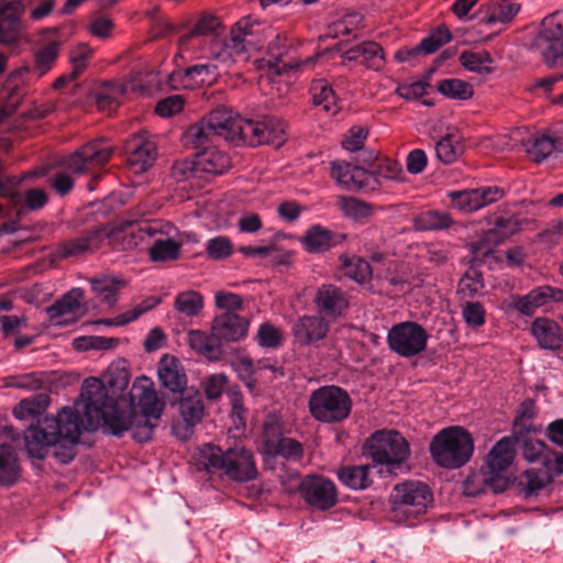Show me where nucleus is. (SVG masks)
<instances>
[{"label": "nucleus", "instance_id": "obj_1", "mask_svg": "<svg viewBox=\"0 0 563 563\" xmlns=\"http://www.w3.org/2000/svg\"><path fill=\"white\" fill-rule=\"evenodd\" d=\"M129 383L130 374L123 367L109 368L108 386L95 377L86 379L80 402L64 407L55 417L38 419L24 431L27 454L44 460L49 444L57 438L79 441L84 431L98 428L115 437L132 431L135 441H150L165 409V401L158 398L152 380L145 376L134 382L128 400L122 393Z\"/></svg>", "mask_w": 563, "mask_h": 563}, {"label": "nucleus", "instance_id": "obj_2", "mask_svg": "<svg viewBox=\"0 0 563 563\" xmlns=\"http://www.w3.org/2000/svg\"><path fill=\"white\" fill-rule=\"evenodd\" d=\"M197 466L210 474L221 472L228 478L238 483L250 482L257 476L252 451L240 444L225 450L212 443L201 445L198 452Z\"/></svg>", "mask_w": 563, "mask_h": 563}, {"label": "nucleus", "instance_id": "obj_3", "mask_svg": "<svg viewBox=\"0 0 563 563\" xmlns=\"http://www.w3.org/2000/svg\"><path fill=\"white\" fill-rule=\"evenodd\" d=\"M433 462L448 470L464 466L474 453L472 434L463 427L453 426L440 430L430 441Z\"/></svg>", "mask_w": 563, "mask_h": 563}, {"label": "nucleus", "instance_id": "obj_4", "mask_svg": "<svg viewBox=\"0 0 563 563\" xmlns=\"http://www.w3.org/2000/svg\"><path fill=\"white\" fill-rule=\"evenodd\" d=\"M433 501L430 487L420 481L397 484L389 496L390 516L398 523L412 526Z\"/></svg>", "mask_w": 563, "mask_h": 563}, {"label": "nucleus", "instance_id": "obj_5", "mask_svg": "<svg viewBox=\"0 0 563 563\" xmlns=\"http://www.w3.org/2000/svg\"><path fill=\"white\" fill-rule=\"evenodd\" d=\"M234 118L224 109H214L200 121L188 126L183 134L187 147L206 151L213 147L219 139L235 142Z\"/></svg>", "mask_w": 563, "mask_h": 563}, {"label": "nucleus", "instance_id": "obj_6", "mask_svg": "<svg viewBox=\"0 0 563 563\" xmlns=\"http://www.w3.org/2000/svg\"><path fill=\"white\" fill-rule=\"evenodd\" d=\"M308 408L311 417L322 423H340L352 411V399L340 386L325 385L310 394Z\"/></svg>", "mask_w": 563, "mask_h": 563}, {"label": "nucleus", "instance_id": "obj_7", "mask_svg": "<svg viewBox=\"0 0 563 563\" xmlns=\"http://www.w3.org/2000/svg\"><path fill=\"white\" fill-rule=\"evenodd\" d=\"M367 454L375 464L386 466L389 474H397L410 455L407 440L397 431H376L366 442Z\"/></svg>", "mask_w": 563, "mask_h": 563}, {"label": "nucleus", "instance_id": "obj_8", "mask_svg": "<svg viewBox=\"0 0 563 563\" xmlns=\"http://www.w3.org/2000/svg\"><path fill=\"white\" fill-rule=\"evenodd\" d=\"M235 142L250 146L269 144L280 146L285 142L286 123L277 117H264L262 120L234 119Z\"/></svg>", "mask_w": 563, "mask_h": 563}, {"label": "nucleus", "instance_id": "obj_9", "mask_svg": "<svg viewBox=\"0 0 563 563\" xmlns=\"http://www.w3.org/2000/svg\"><path fill=\"white\" fill-rule=\"evenodd\" d=\"M532 48L550 67L563 66V10L542 20Z\"/></svg>", "mask_w": 563, "mask_h": 563}, {"label": "nucleus", "instance_id": "obj_10", "mask_svg": "<svg viewBox=\"0 0 563 563\" xmlns=\"http://www.w3.org/2000/svg\"><path fill=\"white\" fill-rule=\"evenodd\" d=\"M429 334L418 322L402 321L394 324L387 333V345L400 357H413L427 349Z\"/></svg>", "mask_w": 563, "mask_h": 563}, {"label": "nucleus", "instance_id": "obj_11", "mask_svg": "<svg viewBox=\"0 0 563 563\" xmlns=\"http://www.w3.org/2000/svg\"><path fill=\"white\" fill-rule=\"evenodd\" d=\"M493 227L483 232L479 240L472 244V252L475 256L486 257L494 249L504 243L521 230V221L517 216L496 217Z\"/></svg>", "mask_w": 563, "mask_h": 563}, {"label": "nucleus", "instance_id": "obj_12", "mask_svg": "<svg viewBox=\"0 0 563 563\" xmlns=\"http://www.w3.org/2000/svg\"><path fill=\"white\" fill-rule=\"evenodd\" d=\"M112 147L104 141L95 140L69 155L64 164L76 174H85L107 164L112 156Z\"/></svg>", "mask_w": 563, "mask_h": 563}, {"label": "nucleus", "instance_id": "obj_13", "mask_svg": "<svg viewBox=\"0 0 563 563\" xmlns=\"http://www.w3.org/2000/svg\"><path fill=\"white\" fill-rule=\"evenodd\" d=\"M312 301L317 312L329 321H335L346 316L350 309L347 291L330 283L322 284L317 288Z\"/></svg>", "mask_w": 563, "mask_h": 563}, {"label": "nucleus", "instance_id": "obj_14", "mask_svg": "<svg viewBox=\"0 0 563 563\" xmlns=\"http://www.w3.org/2000/svg\"><path fill=\"white\" fill-rule=\"evenodd\" d=\"M299 492L303 500L320 510L332 508L338 503L335 484L321 475H308L301 479Z\"/></svg>", "mask_w": 563, "mask_h": 563}, {"label": "nucleus", "instance_id": "obj_15", "mask_svg": "<svg viewBox=\"0 0 563 563\" xmlns=\"http://www.w3.org/2000/svg\"><path fill=\"white\" fill-rule=\"evenodd\" d=\"M505 189L499 186H486L475 189L452 190L448 192L451 205L463 211L474 212L503 199Z\"/></svg>", "mask_w": 563, "mask_h": 563}, {"label": "nucleus", "instance_id": "obj_16", "mask_svg": "<svg viewBox=\"0 0 563 563\" xmlns=\"http://www.w3.org/2000/svg\"><path fill=\"white\" fill-rule=\"evenodd\" d=\"M217 66L212 64H196L187 68L172 71L167 85L173 90H195L211 86L217 81Z\"/></svg>", "mask_w": 563, "mask_h": 563}, {"label": "nucleus", "instance_id": "obj_17", "mask_svg": "<svg viewBox=\"0 0 563 563\" xmlns=\"http://www.w3.org/2000/svg\"><path fill=\"white\" fill-rule=\"evenodd\" d=\"M262 24L253 21L251 16L242 18L231 29L225 46L234 56H240L251 49H260L262 47Z\"/></svg>", "mask_w": 563, "mask_h": 563}, {"label": "nucleus", "instance_id": "obj_18", "mask_svg": "<svg viewBox=\"0 0 563 563\" xmlns=\"http://www.w3.org/2000/svg\"><path fill=\"white\" fill-rule=\"evenodd\" d=\"M47 195L43 189L32 188L24 194L4 192L0 201V214L2 217H15L23 220L29 211L42 209L47 203Z\"/></svg>", "mask_w": 563, "mask_h": 563}, {"label": "nucleus", "instance_id": "obj_19", "mask_svg": "<svg viewBox=\"0 0 563 563\" xmlns=\"http://www.w3.org/2000/svg\"><path fill=\"white\" fill-rule=\"evenodd\" d=\"M330 331V321L317 314H303L291 327V334L297 344L301 346L314 345L327 338Z\"/></svg>", "mask_w": 563, "mask_h": 563}, {"label": "nucleus", "instance_id": "obj_20", "mask_svg": "<svg viewBox=\"0 0 563 563\" xmlns=\"http://www.w3.org/2000/svg\"><path fill=\"white\" fill-rule=\"evenodd\" d=\"M267 54L268 58L263 59V62L267 66L268 71L274 75L303 69L314 64L318 58V56H310L305 59H285L287 56V46L285 41H282L279 36H276L275 40L268 44Z\"/></svg>", "mask_w": 563, "mask_h": 563}, {"label": "nucleus", "instance_id": "obj_21", "mask_svg": "<svg viewBox=\"0 0 563 563\" xmlns=\"http://www.w3.org/2000/svg\"><path fill=\"white\" fill-rule=\"evenodd\" d=\"M512 307L525 316H532L538 308L550 302H563V289L542 285L531 289L525 296H512Z\"/></svg>", "mask_w": 563, "mask_h": 563}, {"label": "nucleus", "instance_id": "obj_22", "mask_svg": "<svg viewBox=\"0 0 563 563\" xmlns=\"http://www.w3.org/2000/svg\"><path fill=\"white\" fill-rule=\"evenodd\" d=\"M104 234L106 233L98 230L97 227L80 236L66 240L56 246L55 256L59 260H64L95 253L102 246V236Z\"/></svg>", "mask_w": 563, "mask_h": 563}, {"label": "nucleus", "instance_id": "obj_23", "mask_svg": "<svg viewBox=\"0 0 563 563\" xmlns=\"http://www.w3.org/2000/svg\"><path fill=\"white\" fill-rule=\"evenodd\" d=\"M157 373L161 384L169 390L173 398H177L188 390L187 376L177 357L164 354L158 362Z\"/></svg>", "mask_w": 563, "mask_h": 563}, {"label": "nucleus", "instance_id": "obj_24", "mask_svg": "<svg viewBox=\"0 0 563 563\" xmlns=\"http://www.w3.org/2000/svg\"><path fill=\"white\" fill-rule=\"evenodd\" d=\"M249 327L250 321L245 317L224 311L213 319L211 332L220 341L238 342L246 336Z\"/></svg>", "mask_w": 563, "mask_h": 563}, {"label": "nucleus", "instance_id": "obj_25", "mask_svg": "<svg viewBox=\"0 0 563 563\" xmlns=\"http://www.w3.org/2000/svg\"><path fill=\"white\" fill-rule=\"evenodd\" d=\"M346 240V234L332 231L321 224L311 225L300 238L303 249L310 254L324 253Z\"/></svg>", "mask_w": 563, "mask_h": 563}, {"label": "nucleus", "instance_id": "obj_26", "mask_svg": "<svg viewBox=\"0 0 563 563\" xmlns=\"http://www.w3.org/2000/svg\"><path fill=\"white\" fill-rule=\"evenodd\" d=\"M331 177L338 185L347 190H374L371 184V175L365 168L353 166L346 162H333L331 164Z\"/></svg>", "mask_w": 563, "mask_h": 563}, {"label": "nucleus", "instance_id": "obj_27", "mask_svg": "<svg viewBox=\"0 0 563 563\" xmlns=\"http://www.w3.org/2000/svg\"><path fill=\"white\" fill-rule=\"evenodd\" d=\"M515 456L512 441L508 437L501 438L496 444L490 449L487 456L485 457L484 464L482 467L489 475H497L499 477H504L509 482L508 476L506 475L508 467L512 463Z\"/></svg>", "mask_w": 563, "mask_h": 563}, {"label": "nucleus", "instance_id": "obj_28", "mask_svg": "<svg viewBox=\"0 0 563 563\" xmlns=\"http://www.w3.org/2000/svg\"><path fill=\"white\" fill-rule=\"evenodd\" d=\"M24 5L21 1H10L0 7V43H15L20 37L21 16Z\"/></svg>", "mask_w": 563, "mask_h": 563}, {"label": "nucleus", "instance_id": "obj_29", "mask_svg": "<svg viewBox=\"0 0 563 563\" xmlns=\"http://www.w3.org/2000/svg\"><path fill=\"white\" fill-rule=\"evenodd\" d=\"M509 482L497 475H489L483 467L477 472L467 475L463 482V493L470 497H476L484 494L487 489L495 494L505 492Z\"/></svg>", "mask_w": 563, "mask_h": 563}, {"label": "nucleus", "instance_id": "obj_30", "mask_svg": "<svg viewBox=\"0 0 563 563\" xmlns=\"http://www.w3.org/2000/svg\"><path fill=\"white\" fill-rule=\"evenodd\" d=\"M343 58L356 62L366 68L379 70L385 65V54L380 44L374 41H365L344 52Z\"/></svg>", "mask_w": 563, "mask_h": 563}, {"label": "nucleus", "instance_id": "obj_31", "mask_svg": "<svg viewBox=\"0 0 563 563\" xmlns=\"http://www.w3.org/2000/svg\"><path fill=\"white\" fill-rule=\"evenodd\" d=\"M156 156V146L151 141L134 137L126 144V163L136 174L146 172Z\"/></svg>", "mask_w": 563, "mask_h": 563}, {"label": "nucleus", "instance_id": "obj_32", "mask_svg": "<svg viewBox=\"0 0 563 563\" xmlns=\"http://www.w3.org/2000/svg\"><path fill=\"white\" fill-rule=\"evenodd\" d=\"M531 331L539 345L548 350H556L563 343L561 327L549 318H537L532 322Z\"/></svg>", "mask_w": 563, "mask_h": 563}, {"label": "nucleus", "instance_id": "obj_33", "mask_svg": "<svg viewBox=\"0 0 563 563\" xmlns=\"http://www.w3.org/2000/svg\"><path fill=\"white\" fill-rule=\"evenodd\" d=\"M82 297L81 288H73L64 294L60 299L46 308L49 320L59 325L67 324L68 321L66 319L62 320V318L74 314L79 309Z\"/></svg>", "mask_w": 563, "mask_h": 563}, {"label": "nucleus", "instance_id": "obj_34", "mask_svg": "<svg viewBox=\"0 0 563 563\" xmlns=\"http://www.w3.org/2000/svg\"><path fill=\"white\" fill-rule=\"evenodd\" d=\"M179 404V412L187 426L198 424L205 415V406L200 393L197 389H188L185 394L173 398Z\"/></svg>", "mask_w": 563, "mask_h": 563}, {"label": "nucleus", "instance_id": "obj_35", "mask_svg": "<svg viewBox=\"0 0 563 563\" xmlns=\"http://www.w3.org/2000/svg\"><path fill=\"white\" fill-rule=\"evenodd\" d=\"M230 167L231 159L229 155L214 146L200 151L196 155V168L200 174L221 175Z\"/></svg>", "mask_w": 563, "mask_h": 563}, {"label": "nucleus", "instance_id": "obj_36", "mask_svg": "<svg viewBox=\"0 0 563 563\" xmlns=\"http://www.w3.org/2000/svg\"><path fill=\"white\" fill-rule=\"evenodd\" d=\"M188 344L198 354L210 361H218L223 355L219 338L200 330H191L188 333Z\"/></svg>", "mask_w": 563, "mask_h": 563}, {"label": "nucleus", "instance_id": "obj_37", "mask_svg": "<svg viewBox=\"0 0 563 563\" xmlns=\"http://www.w3.org/2000/svg\"><path fill=\"white\" fill-rule=\"evenodd\" d=\"M369 465H343L338 468L336 475L341 484L354 489L362 490L371 487L373 479L369 475Z\"/></svg>", "mask_w": 563, "mask_h": 563}, {"label": "nucleus", "instance_id": "obj_38", "mask_svg": "<svg viewBox=\"0 0 563 563\" xmlns=\"http://www.w3.org/2000/svg\"><path fill=\"white\" fill-rule=\"evenodd\" d=\"M21 477V466L14 449L9 444L0 445V485L12 486Z\"/></svg>", "mask_w": 563, "mask_h": 563}, {"label": "nucleus", "instance_id": "obj_39", "mask_svg": "<svg viewBox=\"0 0 563 563\" xmlns=\"http://www.w3.org/2000/svg\"><path fill=\"white\" fill-rule=\"evenodd\" d=\"M125 87L121 82L109 81L101 85L96 92V104L98 109L108 114L113 113L119 104L120 99L125 93Z\"/></svg>", "mask_w": 563, "mask_h": 563}, {"label": "nucleus", "instance_id": "obj_40", "mask_svg": "<svg viewBox=\"0 0 563 563\" xmlns=\"http://www.w3.org/2000/svg\"><path fill=\"white\" fill-rule=\"evenodd\" d=\"M521 4L517 0H500L492 3L487 14L482 18L485 24L503 23L509 24L520 12Z\"/></svg>", "mask_w": 563, "mask_h": 563}, {"label": "nucleus", "instance_id": "obj_41", "mask_svg": "<svg viewBox=\"0 0 563 563\" xmlns=\"http://www.w3.org/2000/svg\"><path fill=\"white\" fill-rule=\"evenodd\" d=\"M367 173L371 175V184L376 188L379 185V178L389 180H402L404 170L395 159L389 157H377L371 165Z\"/></svg>", "mask_w": 563, "mask_h": 563}, {"label": "nucleus", "instance_id": "obj_42", "mask_svg": "<svg viewBox=\"0 0 563 563\" xmlns=\"http://www.w3.org/2000/svg\"><path fill=\"white\" fill-rule=\"evenodd\" d=\"M310 93L313 104L321 107L324 112L335 114L340 110L338 98L327 80H314L311 84Z\"/></svg>", "mask_w": 563, "mask_h": 563}, {"label": "nucleus", "instance_id": "obj_43", "mask_svg": "<svg viewBox=\"0 0 563 563\" xmlns=\"http://www.w3.org/2000/svg\"><path fill=\"white\" fill-rule=\"evenodd\" d=\"M539 431H528L520 434H512L516 443H518L522 450L523 457L529 462H536L540 459L544 460L547 445L543 441L538 440L536 434Z\"/></svg>", "mask_w": 563, "mask_h": 563}, {"label": "nucleus", "instance_id": "obj_44", "mask_svg": "<svg viewBox=\"0 0 563 563\" xmlns=\"http://www.w3.org/2000/svg\"><path fill=\"white\" fill-rule=\"evenodd\" d=\"M340 262L345 276L357 284H364L371 279L373 272L366 260L358 256L349 257L347 255H341Z\"/></svg>", "mask_w": 563, "mask_h": 563}, {"label": "nucleus", "instance_id": "obj_45", "mask_svg": "<svg viewBox=\"0 0 563 563\" xmlns=\"http://www.w3.org/2000/svg\"><path fill=\"white\" fill-rule=\"evenodd\" d=\"M536 415L537 410L534 400L531 398L525 399L517 410L512 424V434H520L528 431H540L541 428L533 424Z\"/></svg>", "mask_w": 563, "mask_h": 563}, {"label": "nucleus", "instance_id": "obj_46", "mask_svg": "<svg viewBox=\"0 0 563 563\" xmlns=\"http://www.w3.org/2000/svg\"><path fill=\"white\" fill-rule=\"evenodd\" d=\"M92 291L103 297V301L109 306H113L118 300V292L125 286L123 279L111 276H101L90 280Z\"/></svg>", "mask_w": 563, "mask_h": 563}, {"label": "nucleus", "instance_id": "obj_47", "mask_svg": "<svg viewBox=\"0 0 563 563\" xmlns=\"http://www.w3.org/2000/svg\"><path fill=\"white\" fill-rule=\"evenodd\" d=\"M452 222V218L446 212L427 210L415 218L413 227L419 231L442 230L448 229Z\"/></svg>", "mask_w": 563, "mask_h": 563}, {"label": "nucleus", "instance_id": "obj_48", "mask_svg": "<svg viewBox=\"0 0 563 563\" xmlns=\"http://www.w3.org/2000/svg\"><path fill=\"white\" fill-rule=\"evenodd\" d=\"M558 140L553 136L541 134L530 139L526 144V151L536 163L548 158L556 148Z\"/></svg>", "mask_w": 563, "mask_h": 563}, {"label": "nucleus", "instance_id": "obj_49", "mask_svg": "<svg viewBox=\"0 0 563 563\" xmlns=\"http://www.w3.org/2000/svg\"><path fill=\"white\" fill-rule=\"evenodd\" d=\"M463 145L460 137L455 134H446L435 144V154L443 164L454 163L463 154Z\"/></svg>", "mask_w": 563, "mask_h": 563}, {"label": "nucleus", "instance_id": "obj_50", "mask_svg": "<svg viewBox=\"0 0 563 563\" xmlns=\"http://www.w3.org/2000/svg\"><path fill=\"white\" fill-rule=\"evenodd\" d=\"M549 482V476L543 470L530 468L518 478V486L525 497H530L542 489Z\"/></svg>", "mask_w": 563, "mask_h": 563}, {"label": "nucleus", "instance_id": "obj_51", "mask_svg": "<svg viewBox=\"0 0 563 563\" xmlns=\"http://www.w3.org/2000/svg\"><path fill=\"white\" fill-rule=\"evenodd\" d=\"M181 244L173 239H158L148 250L153 262L175 261L180 256Z\"/></svg>", "mask_w": 563, "mask_h": 563}, {"label": "nucleus", "instance_id": "obj_52", "mask_svg": "<svg viewBox=\"0 0 563 563\" xmlns=\"http://www.w3.org/2000/svg\"><path fill=\"white\" fill-rule=\"evenodd\" d=\"M438 90L446 98L457 100H467L474 93L473 86L470 82L457 78L440 80Z\"/></svg>", "mask_w": 563, "mask_h": 563}, {"label": "nucleus", "instance_id": "obj_53", "mask_svg": "<svg viewBox=\"0 0 563 563\" xmlns=\"http://www.w3.org/2000/svg\"><path fill=\"white\" fill-rule=\"evenodd\" d=\"M131 228V221H124L118 225L110 227V225H100L98 227V230H101L103 233H106L102 236V244L104 241H108L109 245L115 250V251H126L125 250V242H128L129 234Z\"/></svg>", "mask_w": 563, "mask_h": 563}, {"label": "nucleus", "instance_id": "obj_54", "mask_svg": "<svg viewBox=\"0 0 563 563\" xmlns=\"http://www.w3.org/2000/svg\"><path fill=\"white\" fill-rule=\"evenodd\" d=\"M203 307V297L195 290L179 292L174 301V308L187 317H196Z\"/></svg>", "mask_w": 563, "mask_h": 563}, {"label": "nucleus", "instance_id": "obj_55", "mask_svg": "<svg viewBox=\"0 0 563 563\" xmlns=\"http://www.w3.org/2000/svg\"><path fill=\"white\" fill-rule=\"evenodd\" d=\"M159 303H161V299L158 297H155V296L147 297L142 302H140L134 308H132L131 310H128L124 313L117 316L114 319L106 320L104 324H107V325H125L129 322L136 320L143 313L152 310Z\"/></svg>", "mask_w": 563, "mask_h": 563}, {"label": "nucleus", "instance_id": "obj_56", "mask_svg": "<svg viewBox=\"0 0 563 563\" xmlns=\"http://www.w3.org/2000/svg\"><path fill=\"white\" fill-rule=\"evenodd\" d=\"M159 303H161V299L158 297H155V296L147 297L142 302H140L134 308H132L131 310H128L124 313L117 316L114 319L106 320L104 324H107V325H125L129 322L136 320L143 313L152 310Z\"/></svg>", "mask_w": 563, "mask_h": 563}, {"label": "nucleus", "instance_id": "obj_57", "mask_svg": "<svg viewBox=\"0 0 563 563\" xmlns=\"http://www.w3.org/2000/svg\"><path fill=\"white\" fill-rule=\"evenodd\" d=\"M11 218L12 219L9 221H3L0 223V234L18 233L16 239L11 241L14 244L34 241L37 239L40 230L36 227L29 229L22 223V220H19L15 217Z\"/></svg>", "mask_w": 563, "mask_h": 563}, {"label": "nucleus", "instance_id": "obj_58", "mask_svg": "<svg viewBox=\"0 0 563 563\" xmlns=\"http://www.w3.org/2000/svg\"><path fill=\"white\" fill-rule=\"evenodd\" d=\"M93 49L86 43H78L69 51L70 77L78 78L88 67Z\"/></svg>", "mask_w": 563, "mask_h": 563}, {"label": "nucleus", "instance_id": "obj_59", "mask_svg": "<svg viewBox=\"0 0 563 563\" xmlns=\"http://www.w3.org/2000/svg\"><path fill=\"white\" fill-rule=\"evenodd\" d=\"M157 232L159 228L156 223L131 221L130 232H128L130 240L125 242V250L137 247L145 239L153 238Z\"/></svg>", "mask_w": 563, "mask_h": 563}, {"label": "nucleus", "instance_id": "obj_60", "mask_svg": "<svg viewBox=\"0 0 563 563\" xmlns=\"http://www.w3.org/2000/svg\"><path fill=\"white\" fill-rule=\"evenodd\" d=\"M59 48L60 44L58 42H49L36 52L34 73H36L38 77L46 74L53 67L58 56Z\"/></svg>", "mask_w": 563, "mask_h": 563}, {"label": "nucleus", "instance_id": "obj_61", "mask_svg": "<svg viewBox=\"0 0 563 563\" xmlns=\"http://www.w3.org/2000/svg\"><path fill=\"white\" fill-rule=\"evenodd\" d=\"M451 40L452 35L446 27H437L416 46V51L420 54H432Z\"/></svg>", "mask_w": 563, "mask_h": 563}, {"label": "nucleus", "instance_id": "obj_62", "mask_svg": "<svg viewBox=\"0 0 563 563\" xmlns=\"http://www.w3.org/2000/svg\"><path fill=\"white\" fill-rule=\"evenodd\" d=\"M457 291L463 298H474L484 288L483 275L481 272L467 271L460 279Z\"/></svg>", "mask_w": 563, "mask_h": 563}, {"label": "nucleus", "instance_id": "obj_63", "mask_svg": "<svg viewBox=\"0 0 563 563\" xmlns=\"http://www.w3.org/2000/svg\"><path fill=\"white\" fill-rule=\"evenodd\" d=\"M283 340L282 330L269 322L262 323L256 333V341L262 347L278 349Z\"/></svg>", "mask_w": 563, "mask_h": 563}, {"label": "nucleus", "instance_id": "obj_64", "mask_svg": "<svg viewBox=\"0 0 563 563\" xmlns=\"http://www.w3.org/2000/svg\"><path fill=\"white\" fill-rule=\"evenodd\" d=\"M340 208L346 217L355 220L365 219L373 214V207L369 203L353 197H342Z\"/></svg>", "mask_w": 563, "mask_h": 563}]
</instances>
